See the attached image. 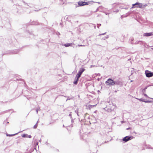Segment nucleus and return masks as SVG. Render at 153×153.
Returning a JSON list of instances; mask_svg holds the SVG:
<instances>
[{
  "mask_svg": "<svg viewBox=\"0 0 153 153\" xmlns=\"http://www.w3.org/2000/svg\"><path fill=\"white\" fill-rule=\"evenodd\" d=\"M147 6L146 4L143 5L141 3L139 2H137L135 4H132L131 8H134L135 7L139 8H143Z\"/></svg>",
  "mask_w": 153,
  "mask_h": 153,
  "instance_id": "obj_1",
  "label": "nucleus"
},
{
  "mask_svg": "<svg viewBox=\"0 0 153 153\" xmlns=\"http://www.w3.org/2000/svg\"><path fill=\"white\" fill-rule=\"evenodd\" d=\"M105 83L108 85H113L116 84V83L112 79H108L105 82Z\"/></svg>",
  "mask_w": 153,
  "mask_h": 153,
  "instance_id": "obj_2",
  "label": "nucleus"
},
{
  "mask_svg": "<svg viewBox=\"0 0 153 153\" xmlns=\"http://www.w3.org/2000/svg\"><path fill=\"white\" fill-rule=\"evenodd\" d=\"M145 74L146 76L148 77H151L153 76V72H151L148 70L145 71Z\"/></svg>",
  "mask_w": 153,
  "mask_h": 153,
  "instance_id": "obj_3",
  "label": "nucleus"
},
{
  "mask_svg": "<svg viewBox=\"0 0 153 153\" xmlns=\"http://www.w3.org/2000/svg\"><path fill=\"white\" fill-rule=\"evenodd\" d=\"M78 5L79 6H82L84 5H88V3L82 1H79L78 3Z\"/></svg>",
  "mask_w": 153,
  "mask_h": 153,
  "instance_id": "obj_4",
  "label": "nucleus"
},
{
  "mask_svg": "<svg viewBox=\"0 0 153 153\" xmlns=\"http://www.w3.org/2000/svg\"><path fill=\"white\" fill-rule=\"evenodd\" d=\"M81 76V75L78 73L77 74L75 79V81L74 82V84H77V82L79 80V78Z\"/></svg>",
  "mask_w": 153,
  "mask_h": 153,
  "instance_id": "obj_5",
  "label": "nucleus"
},
{
  "mask_svg": "<svg viewBox=\"0 0 153 153\" xmlns=\"http://www.w3.org/2000/svg\"><path fill=\"white\" fill-rule=\"evenodd\" d=\"M131 139H132L131 137L127 136L125 137L123 139V140L126 142L129 140H131Z\"/></svg>",
  "mask_w": 153,
  "mask_h": 153,
  "instance_id": "obj_6",
  "label": "nucleus"
},
{
  "mask_svg": "<svg viewBox=\"0 0 153 153\" xmlns=\"http://www.w3.org/2000/svg\"><path fill=\"white\" fill-rule=\"evenodd\" d=\"M153 35V32L144 33L143 34V36H149Z\"/></svg>",
  "mask_w": 153,
  "mask_h": 153,
  "instance_id": "obj_7",
  "label": "nucleus"
},
{
  "mask_svg": "<svg viewBox=\"0 0 153 153\" xmlns=\"http://www.w3.org/2000/svg\"><path fill=\"white\" fill-rule=\"evenodd\" d=\"M74 45V43H66L64 44L63 45L65 47H68L69 46H72L73 45Z\"/></svg>",
  "mask_w": 153,
  "mask_h": 153,
  "instance_id": "obj_8",
  "label": "nucleus"
},
{
  "mask_svg": "<svg viewBox=\"0 0 153 153\" xmlns=\"http://www.w3.org/2000/svg\"><path fill=\"white\" fill-rule=\"evenodd\" d=\"M85 70V69L84 68H81L80 69V70L78 73L81 75L83 72H84Z\"/></svg>",
  "mask_w": 153,
  "mask_h": 153,
  "instance_id": "obj_9",
  "label": "nucleus"
},
{
  "mask_svg": "<svg viewBox=\"0 0 153 153\" xmlns=\"http://www.w3.org/2000/svg\"><path fill=\"white\" fill-rule=\"evenodd\" d=\"M147 88V87H146L144 89H143L142 91L143 92H144L146 91V89Z\"/></svg>",
  "mask_w": 153,
  "mask_h": 153,
  "instance_id": "obj_10",
  "label": "nucleus"
},
{
  "mask_svg": "<svg viewBox=\"0 0 153 153\" xmlns=\"http://www.w3.org/2000/svg\"><path fill=\"white\" fill-rule=\"evenodd\" d=\"M14 135H15V134H7V136H9V137L12 136Z\"/></svg>",
  "mask_w": 153,
  "mask_h": 153,
  "instance_id": "obj_11",
  "label": "nucleus"
},
{
  "mask_svg": "<svg viewBox=\"0 0 153 153\" xmlns=\"http://www.w3.org/2000/svg\"><path fill=\"white\" fill-rule=\"evenodd\" d=\"M90 106L89 107L90 108V107L92 108V107L95 106V105H90Z\"/></svg>",
  "mask_w": 153,
  "mask_h": 153,
  "instance_id": "obj_12",
  "label": "nucleus"
},
{
  "mask_svg": "<svg viewBox=\"0 0 153 153\" xmlns=\"http://www.w3.org/2000/svg\"><path fill=\"white\" fill-rule=\"evenodd\" d=\"M105 33H103L101 35H104V34H105Z\"/></svg>",
  "mask_w": 153,
  "mask_h": 153,
  "instance_id": "obj_13",
  "label": "nucleus"
},
{
  "mask_svg": "<svg viewBox=\"0 0 153 153\" xmlns=\"http://www.w3.org/2000/svg\"><path fill=\"white\" fill-rule=\"evenodd\" d=\"M60 1H63V0H60Z\"/></svg>",
  "mask_w": 153,
  "mask_h": 153,
  "instance_id": "obj_14",
  "label": "nucleus"
}]
</instances>
